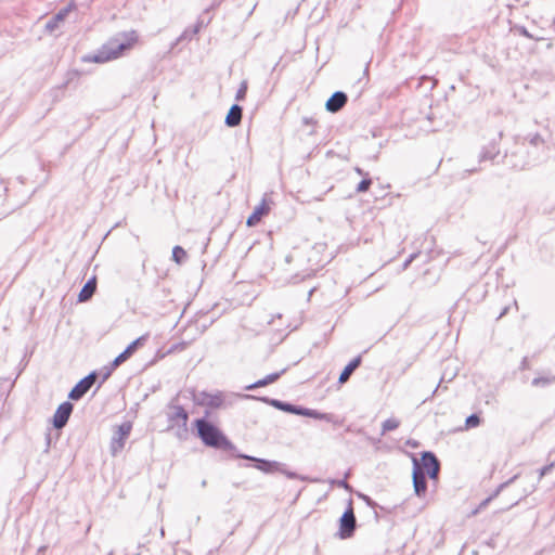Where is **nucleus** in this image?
I'll use <instances>...</instances> for the list:
<instances>
[{"label":"nucleus","mask_w":555,"mask_h":555,"mask_svg":"<svg viewBox=\"0 0 555 555\" xmlns=\"http://www.w3.org/2000/svg\"><path fill=\"white\" fill-rule=\"evenodd\" d=\"M199 30V26H195L192 30H184L177 39L176 41L172 43V47H176L178 46L180 42H182L183 40H190L192 38V36L196 35Z\"/></svg>","instance_id":"b1692460"},{"label":"nucleus","mask_w":555,"mask_h":555,"mask_svg":"<svg viewBox=\"0 0 555 555\" xmlns=\"http://www.w3.org/2000/svg\"><path fill=\"white\" fill-rule=\"evenodd\" d=\"M278 472L284 474L289 479H298L300 478L297 473L287 470L285 468V465L281 463V469H278Z\"/></svg>","instance_id":"7c9ffc66"},{"label":"nucleus","mask_w":555,"mask_h":555,"mask_svg":"<svg viewBox=\"0 0 555 555\" xmlns=\"http://www.w3.org/2000/svg\"><path fill=\"white\" fill-rule=\"evenodd\" d=\"M554 465H555V462L542 467L540 469V478L545 476L546 474H548L551 472V469L554 467Z\"/></svg>","instance_id":"c9c22d12"},{"label":"nucleus","mask_w":555,"mask_h":555,"mask_svg":"<svg viewBox=\"0 0 555 555\" xmlns=\"http://www.w3.org/2000/svg\"><path fill=\"white\" fill-rule=\"evenodd\" d=\"M247 92V81L244 80L241 82L240 88L235 94L236 101H242L245 99Z\"/></svg>","instance_id":"bb28decb"},{"label":"nucleus","mask_w":555,"mask_h":555,"mask_svg":"<svg viewBox=\"0 0 555 555\" xmlns=\"http://www.w3.org/2000/svg\"><path fill=\"white\" fill-rule=\"evenodd\" d=\"M243 108L238 104H233L225 116L228 127H236L241 124Z\"/></svg>","instance_id":"dca6fc26"},{"label":"nucleus","mask_w":555,"mask_h":555,"mask_svg":"<svg viewBox=\"0 0 555 555\" xmlns=\"http://www.w3.org/2000/svg\"><path fill=\"white\" fill-rule=\"evenodd\" d=\"M301 416L311 417V418L321 420V421H325V422H328V423L337 424V421H336L334 414H332V413H322V412H319L318 410H312V409H308V408H305V406H302Z\"/></svg>","instance_id":"a211bd4d"},{"label":"nucleus","mask_w":555,"mask_h":555,"mask_svg":"<svg viewBox=\"0 0 555 555\" xmlns=\"http://www.w3.org/2000/svg\"><path fill=\"white\" fill-rule=\"evenodd\" d=\"M172 259L178 264L183 263L186 259V251L181 246H175L172 248Z\"/></svg>","instance_id":"393cba45"},{"label":"nucleus","mask_w":555,"mask_h":555,"mask_svg":"<svg viewBox=\"0 0 555 555\" xmlns=\"http://www.w3.org/2000/svg\"><path fill=\"white\" fill-rule=\"evenodd\" d=\"M361 362V356H358L354 359H352L340 373L338 383L345 384L350 378L351 374L360 366Z\"/></svg>","instance_id":"6ab92c4d"},{"label":"nucleus","mask_w":555,"mask_h":555,"mask_svg":"<svg viewBox=\"0 0 555 555\" xmlns=\"http://www.w3.org/2000/svg\"><path fill=\"white\" fill-rule=\"evenodd\" d=\"M356 526L357 519L353 513L352 503L350 501L347 509L344 512L339 519V537L341 539L351 538L354 533Z\"/></svg>","instance_id":"20e7f679"},{"label":"nucleus","mask_w":555,"mask_h":555,"mask_svg":"<svg viewBox=\"0 0 555 555\" xmlns=\"http://www.w3.org/2000/svg\"><path fill=\"white\" fill-rule=\"evenodd\" d=\"M206 485H207V481H206V480H203V481H202V487H206Z\"/></svg>","instance_id":"37998d69"},{"label":"nucleus","mask_w":555,"mask_h":555,"mask_svg":"<svg viewBox=\"0 0 555 555\" xmlns=\"http://www.w3.org/2000/svg\"><path fill=\"white\" fill-rule=\"evenodd\" d=\"M96 378L98 373L95 371L81 378L69 391L68 398L74 401L80 400L89 391Z\"/></svg>","instance_id":"423d86ee"},{"label":"nucleus","mask_w":555,"mask_h":555,"mask_svg":"<svg viewBox=\"0 0 555 555\" xmlns=\"http://www.w3.org/2000/svg\"><path fill=\"white\" fill-rule=\"evenodd\" d=\"M149 335H142L135 340H133L131 344H129L126 349L119 353L114 360H113V367L119 366L121 363L127 361L140 346H143V344L146 341Z\"/></svg>","instance_id":"1a4fd4ad"},{"label":"nucleus","mask_w":555,"mask_h":555,"mask_svg":"<svg viewBox=\"0 0 555 555\" xmlns=\"http://www.w3.org/2000/svg\"><path fill=\"white\" fill-rule=\"evenodd\" d=\"M500 151L496 146L495 141L489 143V145L485 146L482 152L480 153V162L483 160H493L498 155Z\"/></svg>","instance_id":"412c9836"},{"label":"nucleus","mask_w":555,"mask_h":555,"mask_svg":"<svg viewBox=\"0 0 555 555\" xmlns=\"http://www.w3.org/2000/svg\"><path fill=\"white\" fill-rule=\"evenodd\" d=\"M116 367H113V363L111 364V366H104L101 371V374H102V379H101V384H103L113 373V371L115 370Z\"/></svg>","instance_id":"c756f323"},{"label":"nucleus","mask_w":555,"mask_h":555,"mask_svg":"<svg viewBox=\"0 0 555 555\" xmlns=\"http://www.w3.org/2000/svg\"><path fill=\"white\" fill-rule=\"evenodd\" d=\"M348 96L343 91L334 92L325 103V108L331 113L339 112L347 103Z\"/></svg>","instance_id":"f8f14e48"},{"label":"nucleus","mask_w":555,"mask_h":555,"mask_svg":"<svg viewBox=\"0 0 555 555\" xmlns=\"http://www.w3.org/2000/svg\"><path fill=\"white\" fill-rule=\"evenodd\" d=\"M173 412L168 415V421L172 425H178L182 427L183 433L188 431L186 425L189 420V414L186 410L182 405H173Z\"/></svg>","instance_id":"9b49d317"},{"label":"nucleus","mask_w":555,"mask_h":555,"mask_svg":"<svg viewBox=\"0 0 555 555\" xmlns=\"http://www.w3.org/2000/svg\"><path fill=\"white\" fill-rule=\"evenodd\" d=\"M305 122H306V124H310V122H311V120H310V119H308V118H305Z\"/></svg>","instance_id":"c03bdc74"},{"label":"nucleus","mask_w":555,"mask_h":555,"mask_svg":"<svg viewBox=\"0 0 555 555\" xmlns=\"http://www.w3.org/2000/svg\"><path fill=\"white\" fill-rule=\"evenodd\" d=\"M197 435L205 446L223 451H233L235 446L223 435V433L206 418L195 421Z\"/></svg>","instance_id":"7ed1b4c3"},{"label":"nucleus","mask_w":555,"mask_h":555,"mask_svg":"<svg viewBox=\"0 0 555 555\" xmlns=\"http://www.w3.org/2000/svg\"><path fill=\"white\" fill-rule=\"evenodd\" d=\"M246 398L257 399L261 402H264L278 410H281L283 412H287L295 415H301L302 406L301 405H295L289 402L281 401L278 399H272L269 397H254V396H246Z\"/></svg>","instance_id":"0eeeda50"},{"label":"nucleus","mask_w":555,"mask_h":555,"mask_svg":"<svg viewBox=\"0 0 555 555\" xmlns=\"http://www.w3.org/2000/svg\"><path fill=\"white\" fill-rule=\"evenodd\" d=\"M542 142H543V140H542L541 135H540V134H538V133L533 134V135L530 138V143H531L532 145H538V144H540V143H542Z\"/></svg>","instance_id":"e433bc0d"},{"label":"nucleus","mask_w":555,"mask_h":555,"mask_svg":"<svg viewBox=\"0 0 555 555\" xmlns=\"http://www.w3.org/2000/svg\"><path fill=\"white\" fill-rule=\"evenodd\" d=\"M480 424V417L477 414H470L466 417L465 425L467 428L477 427Z\"/></svg>","instance_id":"a878e982"},{"label":"nucleus","mask_w":555,"mask_h":555,"mask_svg":"<svg viewBox=\"0 0 555 555\" xmlns=\"http://www.w3.org/2000/svg\"><path fill=\"white\" fill-rule=\"evenodd\" d=\"M516 479V476L512 477L509 480L501 483L498 489L490 495L488 496L486 500H483L480 505H479V509L486 507L488 505V503L490 501H492L494 498H496L499 495V493L505 488L507 487L509 483H512L514 480Z\"/></svg>","instance_id":"4be33fe9"},{"label":"nucleus","mask_w":555,"mask_h":555,"mask_svg":"<svg viewBox=\"0 0 555 555\" xmlns=\"http://www.w3.org/2000/svg\"><path fill=\"white\" fill-rule=\"evenodd\" d=\"M440 473V462L430 451H424L421 454V460L413 459V488L414 493L422 498L427 491L426 474L433 480L438 479Z\"/></svg>","instance_id":"f257e3e1"},{"label":"nucleus","mask_w":555,"mask_h":555,"mask_svg":"<svg viewBox=\"0 0 555 555\" xmlns=\"http://www.w3.org/2000/svg\"><path fill=\"white\" fill-rule=\"evenodd\" d=\"M347 477H348V474H346L345 478H347ZM332 483L337 485L338 487L344 488L346 490L351 489L350 485L347 482L346 479L333 480Z\"/></svg>","instance_id":"473e14b6"},{"label":"nucleus","mask_w":555,"mask_h":555,"mask_svg":"<svg viewBox=\"0 0 555 555\" xmlns=\"http://www.w3.org/2000/svg\"><path fill=\"white\" fill-rule=\"evenodd\" d=\"M96 291V278L92 276L89 279L86 284L82 286L78 294V301L86 302L92 298Z\"/></svg>","instance_id":"2eb2a0df"},{"label":"nucleus","mask_w":555,"mask_h":555,"mask_svg":"<svg viewBox=\"0 0 555 555\" xmlns=\"http://www.w3.org/2000/svg\"><path fill=\"white\" fill-rule=\"evenodd\" d=\"M508 307H504L501 311V313L499 314L498 319H501L503 318L507 312H508Z\"/></svg>","instance_id":"a19ab883"},{"label":"nucleus","mask_w":555,"mask_h":555,"mask_svg":"<svg viewBox=\"0 0 555 555\" xmlns=\"http://www.w3.org/2000/svg\"><path fill=\"white\" fill-rule=\"evenodd\" d=\"M356 172L359 173L360 176H363L364 178H367L369 173L365 172L363 169L359 168V167H356Z\"/></svg>","instance_id":"58836bf2"},{"label":"nucleus","mask_w":555,"mask_h":555,"mask_svg":"<svg viewBox=\"0 0 555 555\" xmlns=\"http://www.w3.org/2000/svg\"><path fill=\"white\" fill-rule=\"evenodd\" d=\"M439 387H440V384L435 388V390L433 391V395H435L438 391Z\"/></svg>","instance_id":"79ce46f5"},{"label":"nucleus","mask_w":555,"mask_h":555,"mask_svg":"<svg viewBox=\"0 0 555 555\" xmlns=\"http://www.w3.org/2000/svg\"><path fill=\"white\" fill-rule=\"evenodd\" d=\"M285 372H286V369H283L282 371L271 373L263 378L266 379V383L268 385H270V384L276 382Z\"/></svg>","instance_id":"c85d7f7f"},{"label":"nucleus","mask_w":555,"mask_h":555,"mask_svg":"<svg viewBox=\"0 0 555 555\" xmlns=\"http://www.w3.org/2000/svg\"><path fill=\"white\" fill-rule=\"evenodd\" d=\"M416 257H417V254H416V253L411 254V255L409 256V258H406V259L404 260V262L402 263V269H403V270L408 269V267L412 263V261H413Z\"/></svg>","instance_id":"72a5a7b5"},{"label":"nucleus","mask_w":555,"mask_h":555,"mask_svg":"<svg viewBox=\"0 0 555 555\" xmlns=\"http://www.w3.org/2000/svg\"><path fill=\"white\" fill-rule=\"evenodd\" d=\"M400 426V421L393 417L387 418L382 424V435L395 430Z\"/></svg>","instance_id":"5701e85b"},{"label":"nucleus","mask_w":555,"mask_h":555,"mask_svg":"<svg viewBox=\"0 0 555 555\" xmlns=\"http://www.w3.org/2000/svg\"><path fill=\"white\" fill-rule=\"evenodd\" d=\"M520 34L527 38H532V36L528 33V30L525 27H521Z\"/></svg>","instance_id":"ea45409f"},{"label":"nucleus","mask_w":555,"mask_h":555,"mask_svg":"<svg viewBox=\"0 0 555 555\" xmlns=\"http://www.w3.org/2000/svg\"><path fill=\"white\" fill-rule=\"evenodd\" d=\"M132 429L130 422H124L116 427L114 435L111 440V452L113 455H117L125 447V441L129 437Z\"/></svg>","instance_id":"39448f33"},{"label":"nucleus","mask_w":555,"mask_h":555,"mask_svg":"<svg viewBox=\"0 0 555 555\" xmlns=\"http://www.w3.org/2000/svg\"><path fill=\"white\" fill-rule=\"evenodd\" d=\"M73 409L74 405L68 401H65L57 406L53 416V426L56 429H62L67 424Z\"/></svg>","instance_id":"6e6552de"},{"label":"nucleus","mask_w":555,"mask_h":555,"mask_svg":"<svg viewBox=\"0 0 555 555\" xmlns=\"http://www.w3.org/2000/svg\"><path fill=\"white\" fill-rule=\"evenodd\" d=\"M264 386H268V384L266 383V379L264 378H261L250 385H247L245 387L246 390H254L256 388H260V387H264Z\"/></svg>","instance_id":"2f4dec72"},{"label":"nucleus","mask_w":555,"mask_h":555,"mask_svg":"<svg viewBox=\"0 0 555 555\" xmlns=\"http://www.w3.org/2000/svg\"><path fill=\"white\" fill-rule=\"evenodd\" d=\"M236 457L249 460L256 463V468L263 473H273L281 469V463L276 461H269L264 459H258L246 454H237Z\"/></svg>","instance_id":"9d476101"},{"label":"nucleus","mask_w":555,"mask_h":555,"mask_svg":"<svg viewBox=\"0 0 555 555\" xmlns=\"http://www.w3.org/2000/svg\"><path fill=\"white\" fill-rule=\"evenodd\" d=\"M555 385V375L551 372L539 373L531 380V386L535 388H548Z\"/></svg>","instance_id":"4468645a"},{"label":"nucleus","mask_w":555,"mask_h":555,"mask_svg":"<svg viewBox=\"0 0 555 555\" xmlns=\"http://www.w3.org/2000/svg\"><path fill=\"white\" fill-rule=\"evenodd\" d=\"M372 184V180L367 177V178H364L363 180H361L357 186V192L358 193H363V192H366L370 186Z\"/></svg>","instance_id":"cd10ccee"},{"label":"nucleus","mask_w":555,"mask_h":555,"mask_svg":"<svg viewBox=\"0 0 555 555\" xmlns=\"http://www.w3.org/2000/svg\"><path fill=\"white\" fill-rule=\"evenodd\" d=\"M531 366H530V362H529V359L528 357H524L520 364H519V370L520 371H525V370H529Z\"/></svg>","instance_id":"f704fd0d"},{"label":"nucleus","mask_w":555,"mask_h":555,"mask_svg":"<svg viewBox=\"0 0 555 555\" xmlns=\"http://www.w3.org/2000/svg\"><path fill=\"white\" fill-rule=\"evenodd\" d=\"M269 212V207L266 204V201H262L260 205H258L254 212L247 218L246 224L248 227H255L261 219L262 216Z\"/></svg>","instance_id":"aec40b11"},{"label":"nucleus","mask_w":555,"mask_h":555,"mask_svg":"<svg viewBox=\"0 0 555 555\" xmlns=\"http://www.w3.org/2000/svg\"><path fill=\"white\" fill-rule=\"evenodd\" d=\"M370 506H374L375 503L372 501V499L365 494L360 495Z\"/></svg>","instance_id":"4c0bfd02"},{"label":"nucleus","mask_w":555,"mask_h":555,"mask_svg":"<svg viewBox=\"0 0 555 555\" xmlns=\"http://www.w3.org/2000/svg\"><path fill=\"white\" fill-rule=\"evenodd\" d=\"M70 8H64L60 10L54 16H52L46 24V30L49 33H53L56 30L62 22H64L67 16Z\"/></svg>","instance_id":"f3484780"},{"label":"nucleus","mask_w":555,"mask_h":555,"mask_svg":"<svg viewBox=\"0 0 555 555\" xmlns=\"http://www.w3.org/2000/svg\"><path fill=\"white\" fill-rule=\"evenodd\" d=\"M223 393L218 391L216 393L201 392L198 403L211 409H218L223 404Z\"/></svg>","instance_id":"ddd939ff"},{"label":"nucleus","mask_w":555,"mask_h":555,"mask_svg":"<svg viewBox=\"0 0 555 555\" xmlns=\"http://www.w3.org/2000/svg\"><path fill=\"white\" fill-rule=\"evenodd\" d=\"M137 40L138 36L134 30L118 33L96 51L92 56V61L95 63H105L116 60L121 56L125 51L131 49Z\"/></svg>","instance_id":"f03ea898"}]
</instances>
